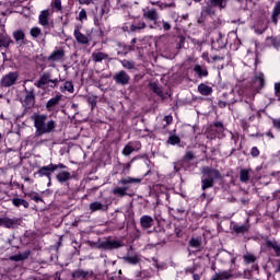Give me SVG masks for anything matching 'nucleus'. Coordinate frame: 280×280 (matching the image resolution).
<instances>
[{"label": "nucleus", "mask_w": 280, "mask_h": 280, "mask_svg": "<svg viewBox=\"0 0 280 280\" xmlns=\"http://www.w3.org/2000/svg\"><path fill=\"white\" fill-rule=\"evenodd\" d=\"M201 189L202 191H207V189H211L213 185H215L214 180H222V173L218 171V168H211L209 166H203L201 170Z\"/></svg>", "instance_id": "f257e3e1"}, {"label": "nucleus", "mask_w": 280, "mask_h": 280, "mask_svg": "<svg viewBox=\"0 0 280 280\" xmlns=\"http://www.w3.org/2000/svg\"><path fill=\"white\" fill-rule=\"evenodd\" d=\"M34 127L36 128L35 137H43V135H49L56 130L55 120L47 121V115H36L33 118Z\"/></svg>", "instance_id": "f03ea898"}, {"label": "nucleus", "mask_w": 280, "mask_h": 280, "mask_svg": "<svg viewBox=\"0 0 280 280\" xmlns=\"http://www.w3.org/2000/svg\"><path fill=\"white\" fill-rule=\"evenodd\" d=\"M141 183V178L135 177H126L119 180V185H124V187H116L113 189L114 196H118V198H124L126 196V191L130 189V185L136 184L139 185Z\"/></svg>", "instance_id": "7ed1b4c3"}, {"label": "nucleus", "mask_w": 280, "mask_h": 280, "mask_svg": "<svg viewBox=\"0 0 280 280\" xmlns=\"http://www.w3.org/2000/svg\"><path fill=\"white\" fill-rule=\"evenodd\" d=\"M207 139H222L224 137V124L221 121H214L213 124L209 125L205 132Z\"/></svg>", "instance_id": "20e7f679"}, {"label": "nucleus", "mask_w": 280, "mask_h": 280, "mask_svg": "<svg viewBox=\"0 0 280 280\" xmlns=\"http://www.w3.org/2000/svg\"><path fill=\"white\" fill-rule=\"evenodd\" d=\"M16 80H19V72H9L2 77L0 84L4 89H9V86H14V84H16Z\"/></svg>", "instance_id": "39448f33"}, {"label": "nucleus", "mask_w": 280, "mask_h": 280, "mask_svg": "<svg viewBox=\"0 0 280 280\" xmlns=\"http://www.w3.org/2000/svg\"><path fill=\"white\" fill-rule=\"evenodd\" d=\"M113 80L117 84H120L121 86H126L130 84V74L126 72V70H120L114 74Z\"/></svg>", "instance_id": "423d86ee"}, {"label": "nucleus", "mask_w": 280, "mask_h": 280, "mask_svg": "<svg viewBox=\"0 0 280 280\" xmlns=\"http://www.w3.org/2000/svg\"><path fill=\"white\" fill-rule=\"evenodd\" d=\"M38 23L44 30H51L54 22H49V10H43L38 16Z\"/></svg>", "instance_id": "0eeeda50"}, {"label": "nucleus", "mask_w": 280, "mask_h": 280, "mask_svg": "<svg viewBox=\"0 0 280 280\" xmlns=\"http://www.w3.org/2000/svg\"><path fill=\"white\" fill-rule=\"evenodd\" d=\"M25 93L26 95L22 101V105L24 106V108H34V105L36 104V96L34 95V90L25 89Z\"/></svg>", "instance_id": "6e6552de"}, {"label": "nucleus", "mask_w": 280, "mask_h": 280, "mask_svg": "<svg viewBox=\"0 0 280 280\" xmlns=\"http://www.w3.org/2000/svg\"><path fill=\"white\" fill-rule=\"evenodd\" d=\"M223 97L225 101H219V108H226V106H231V104H235L237 100H235V93L231 91L230 93H223Z\"/></svg>", "instance_id": "1a4fd4ad"}, {"label": "nucleus", "mask_w": 280, "mask_h": 280, "mask_svg": "<svg viewBox=\"0 0 280 280\" xmlns=\"http://www.w3.org/2000/svg\"><path fill=\"white\" fill-rule=\"evenodd\" d=\"M212 47L214 49H224V47H226L224 35H222L220 32H217L212 37Z\"/></svg>", "instance_id": "9d476101"}, {"label": "nucleus", "mask_w": 280, "mask_h": 280, "mask_svg": "<svg viewBox=\"0 0 280 280\" xmlns=\"http://www.w3.org/2000/svg\"><path fill=\"white\" fill-rule=\"evenodd\" d=\"M54 170L55 168L51 164L43 166L35 173V176L36 174H38L40 178H43V176L48 177V180H49L48 185H51V174H54L55 172Z\"/></svg>", "instance_id": "9b49d317"}, {"label": "nucleus", "mask_w": 280, "mask_h": 280, "mask_svg": "<svg viewBox=\"0 0 280 280\" xmlns=\"http://www.w3.org/2000/svg\"><path fill=\"white\" fill-rule=\"evenodd\" d=\"M143 19H147V21H153L154 25H158V27H161V25H159V12H156V9H151L148 11L143 12Z\"/></svg>", "instance_id": "f8f14e48"}, {"label": "nucleus", "mask_w": 280, "mask_h": 280, "mask_svg": "<svg viewBox=\"0 0 280 280\" xmlns=\"http://www.w3.org/2000/svg\"><path fill=\"white\" fill-rule=\"evenodd\" d=\"M121 246H122L121 242H118V241L107 240L101 243V248H104V250H113L115 248H121Z\"/></svg>", "instance_id": "ddd939ff"}, {"label": "nucleus", "mask_w": 280, "mask_h": 280, "mask_svg": "<svg viewBox=\"0 0 280 280\" xmlns=\"http://www.w3.org/2000/svg\"><path fill=\"white\" fill-rule=\"evenodd\" d=\"M49 83H51V73L44 72L39 80L35 83V86H37V89H43V86H46V84Z\"/></svg>", "instance_id": "4468645a"}, {"label": "nucleus", "mask_w": 280, "mask_h": 280, "mask_svg": "<svg viewBox=\"0 0 280 280\" xmlns=\"http://www.w3.org/2000/svg\"><path fill=\"white\" fill-rule=\"evenodd\" d=\"M92 60L94 62H104V60H108V62H110V60H113V58H110V56H108V54H106V52L94 51V52H92Z\"/></svg>", "instance_id": "2eb2a0df"}, {"label": "nucleus", "mask_w": 280, "mask_h": 280, "mask_svg": "<svg viewBox=\"0 0 280 280\" xmlns=\"http://www.w3.org/2000/svg\"><path fill=\"white\" fill-rule=\"evenodd\" d=\"M89 209L92 213H95V211H108V205H104L101 201H93L89 205Z\"/></svg>", "instance_id": "dca6fc26"}, {"label": "nucleus", "mask_w": 280, "mask_h": 280, "mask_svg": "<svg viewBox=\"0 0 280 280\" xmlns=\"http://www.w3.org/2000/svg\"><path fill=\"white\" fill-rule=\"evenodd\" d=\"M232 229L234 233H236V235H245V233H248V231H250V224H248V219L246 220L245 224H235Z\"/></svg>", "instance_id": "f3484780"}, {"label": "nucleus", "mask_w": 280, "mask_h": 280, "mask_svg": "<svg viewBox=\"0 0 280 280\" xmlns=\"http://www.w3.org/2000/svg\"><path fill=\"white\" fill-rule=\"evenodd\" d=\"M195 72H196V75L202 80V78H208L209 77V70H207V67L205 66H200V65H195L194 66V69H192Z\"/></svg>", "instance_id": "a211bd4d"}, {"label": "nucleus", "mask_w": 280, "mask_h": 280, "mask_svg": "<svg viewBox=\"0 0 280 280\" xmlns=\"http://www.w3.org/2000/svg\"><path fill=\"white\" fill-rule=\"evenodd\" d=\"M266 84V79L264 78V73L259 72L254 77V86L257 91H261Z\"/></svg>", "instance_id": "6ab92c4d"}, {"label": "nucleus", "mask_w": 280, "mask_h": 280, "mask_svg": "<svg viewBox=\"0 0 280 280\" xmlns=\"http://www.w3.org/2000/svg\"><path fill=\"white\" fill-rule=\"evenodd\" d=\"M140 224L144 230L152 229L154 224V219L150 215H142L140 218Z\"/></svg>", "instance_id": "aec40b11"}, {"label": "nucleus", "mask_w": 280, "mask_h": 280, "mask_svg": "<svg viewBox=\"0 0 280 280\" xmlns=\"http://www.w3.org/2000/svg\"><path fill=\"white\" fill-rule=\"evenodd\" d=\"M74 38L80 45H89V37L82 34V32H80V28L74 30Z\"/></svg>", "instance_id": "412c9836"}, {"label": "nucleus", "mask_w": 280, "mask_h": 280, "mask_svg": "<svg viewBox=\"0 0 280 280\" xmlns=\"http://www.w3.org/2000/svg\"><path fill=\"white\" fill-rule=\"evenodd\" d=\"M61 100H62V94H57L55 97L50 98L46 103L47 110H54V107L58 106V104H60Z\"/></svg>", "instance_id": "4be33fe9"}, {"label": "nucleus", "mask_w": 280, "mask_h": 280, "mask_svg": "<svg viewBox=\"0 0 280 280\" xmlns=\"http://www.w3.org/2000/svg\"><path fill=\"white\" fill-rule=\"evenodd\" d=\"M266 246L267 248H271L276 253L277 257H280V244L276 240H268L266 242Z\"/></svg>", "instance_id": "5701e85b"}, {"label": "nucleus", "mask_w": 280, "mask_h": 280, "mask_svg": "<svg viewBox=\"0 0 280 280\" xmlns=\"http://www.w3.org/2000/svg\"><path fill=\"white\" fill-rule=\"evenodd\" d=\"M198 93H200V95H203V96H209V95H211V93H213V88H211L205 83H200L198 85Z\"/></svg>", "instance_id": "b1692460"}, {"label": "nucleus", "mask_w": 280, "mask_h": 280, "mask_svg": "<svg viewBox=\"0 0 280 280\" xmlns=\"http://www.w3.org/2000/svg\"><path fill=\"white\" fill-rule=\"evenodd\" d=\"M65 58V50H55L48 57V60L51 62H58V60H62Z\"/></svg>", "instance_id": "393cba45"}, {"label": "nucleus", "mask_w": 280, "mask_h": 280, "mask_svg": "<svg viewBox=\"0 0 280 280\" xmlns=\"http://www.w3.org/2000/svg\"><path fill=\"white\" fill-rule=\"evenodd\" d=\"M233 277V273L231 271H222V272H217L211 280H229Z\"/></svg>", "instance_id": "a878e982"}, {"label": "nucleus", "mask_w": 280, "mask_h": 280, "mask_svg": "<svg viewBox=\"0 0 280 280\" xmlns=\"http://www.w3.org/2000/svg\"><path fill=\"white\" fill-rule=\"evenodd\" d=\"M56 178L58 183H67L68 180H71V173L67 171H62L59 174L56 175Z\"/></svg>", "instance_id": "bb28decb"}, {"label": "nucleus", "mask_w": 280, "mask_h": 280, "mask_svg": "<svg viewBox=\"0 0 280 280\" xmlns=\"http://www.w3.org/2000/svg\"><path fill=\"white\" fill-rule=\"evenodd\" d=\"M215 14V10L213 9V5L207 4L201 8V16H213Z\"/></svg>", "instance_id": "cd10ccee"}, {"label": "nucleus", "mask_w": 280, "mask_h": 280, "mask_svg": "<svg viewBox=\"0 0 280 280\" xmlns=\"http://www.w3.org/2000/svg\"><path fill=\"white\" fill-rule=\"evenodd\" d=\"M20 222H21L20 219H16V218L10 219L7 217V223L4 225V229H18L20 225Z\"/></svg>", "instance_id": "c85d7f7f"}, {"label": "nucleus", "mask_w": 280, "mask_h": 280, "mask_svg": "<svg viewBox=\"0 0 280 280\" xmlns=\"http://www.w3.org/2000/svg\"><path fill=\"white\" fill-rule=\"evenodd\" d=\"M12 43H14V40H12V38L8 35H0V49L1 47H4L5 49H8V47H10V45H12Z\"/></svg>", "instance_id": "c756f323"}, {"label": "nucleus", "mask_w": 280, "mask_h": 280, "mask_svg": "<svg viewBox=\"0 0 280 280\" xmlns=\"http://www.w3.org/2000/svg\"><path fill=\"white\" fill-rule=\"evenodd\" d=\"M13 207H24V209H30V202L25 199L13 198L12 199Z\"/></svg>", "instance_id": "7c9ffc66"}, {"label": "nucleus", "mask_w": 280, "mask_h": 280, "mask_svg": "<svg viewBox=\"0 0 280 280\" xmlns=\"http://www.w3.org/2000/svg\"><path fill=\"white\" fill-rule=\"evenodd\" d=\"M279 14H280V1L276 2L272 11V23L277 25L279 23Z\"/></svg>", "instance_id": "2f4dec72"}, {"label": "nucleus", "mask_w": 280, "mask_h": 280, "mask_svg": "<svg viewBox=\"0 0 280 280\" xmlns=\"http://www.w3.org/2000/svg\"><path fill=\"white\" fill-rule=\"evenodd\" d=\"M240 180L241 183H248L250 180V170L242 168L240 171Z\"/></svg>", "instance_id": "473e14b6"}, {"label": "nucleus", "mask_w": 280, "mask_h": 280, "mask_svg": "<svg viewBox=\"0 0 280 280\" xmlns=\"http://www.w3.org/2000/svg\"><path fill=\"white\" fill-rule=\"evenodd\" d=\"M13 38L16 43H24L25 40V32L23 30H16L13 32Z\"/></svg>", "instance_id": "72a5a7b5"}, {"label": "nucleus", "mask_w": 280, "mask_h": 280, "mask_svg": "<svg viewBox=\"0 0 280 280\" xmlns=\"http://www.w3.org/2000/svg\"><path fill=\"white\" fill-rule=\"evenodd\" d=\"M105 275H107L108 280H120L121 270H118V272L117 271L110 272V270L106 269Z\"/></svg>", "instance_id": "f704fd0d"}, {"label": "nucleus", "mask_w": 280, "mask_h": 280, "mask_svg": "<svg viewBox=\"0 0 280 280\" xmlns=\"http://www.w3.org/2000/svg\"><path fill=\"white\" fill-rule=\"evenodd\" d=\"M209 3L212 5V8H220L221 10L226 8V0H209Z\"/></svg>", "instance_id": "c9c22d12"}, {"label": "nucleus", "mask_w": 280, "mask_h": 280, "mask_svg": "<svg viewBox=\"0 0 280 280\" xmlns=\"http://www.w3.org/2000/svg\"><path fill=\"white\" fill-rule=\"evenodd\" d=\"M73 279H86V277H89V271H84V270H75L72 273Z\"/></svg>", "instance_id": "e433bc0d"}, {"label": "nucleus", "mask_w": 280, "mask_h": 280, "mask_svg": "<svg viewBox=\"0 0 280 280\" xmlns=\"http://www.w3.org/2000/svg\"><path fill=\"white\" fill-rule=\"evenodd\" d=\"M120 63L124 67V69H128L129 71L135 69V67L137 66L135 61L128 59L121 60Z\"/></svg>", "instance_id": "4c0bfd02"}, {"label": "nucleus", "mask_w": 280, "mask_h": 280, "mask_svg": "<svg viewBox=\"0 0 280 280\" xmlns=\"http://www.w3.org/2000/svg\"><path fill=\"white\" fill-rule=\"evenodd\" d=\"M147 24L143 21L137 22L130 26V32H137V30H145Z\"/></svg>", "instance_id": "58836bf2"}, {"label": "nucleus", "mask_w": 280, "mask_h": 280, "mask_svg": "<svg viewBox=\"0 0 280 280\" xmlns=\"http://www.w3.org/2000/svg\"><path fill=\"white\" fill-rule=\"evenodd\" d=\"M124 260L127 264H130L131 266H137V264H139V257L137 256H127V257H124Z\"/></svg>", "instance_id": "ea45409f"}, {"label": "nucleus", "mask_w": 280, "mask_h": 280, "mask_svg": "<svg viewBox=\"0 0 280 280\" xmlns=\"http://www.w3.org/2000/svg\"><path fill=\"white\" fill-rule=\"evenodd\" d=\"M135 49H137V47H135V46H132V45H125V46H122V51H118V56L119 55H124V56H127V54L128 52H130V51H135Z\"/></svg>", "instance_id": "a19ab883"}, {"label": "nucleus", "mask_w": 280, "mask_h": 280, "mask_svg": "<svg viewBox=\"0 0 280 280\" xmlns=\"http://www.w3.org/2000/svg\"><path fill=\"white\" fill-rule=\"evenodd\" d=\"M243 259H244L245 264H255V261H257V257H255V255H253V254L244 255Z\"/></svg>", "instance_id": "79ce46f5"}, {"label": "nucleus", "mask_w": 280, "mask_h": 280, "mask_svg": "<svg viewBox=\"0 0 280 280\" xmlns=\"http://www.w3.org/2000/svg\"><path fill=\"white\" fill-rule=\"evenodd\" d=\"M61 91H62V92L68 91V93H73V91H74L73 82H71V81H66L63 88H61Z\"/></svg>", "instance_id": "37998d69"}, {"label": "nucleus", "mask_w": 280, "mask_h": 280, "mask_svg": "<svg viewBox=\"0 0 280 280\" xmlns=\"http://www.w3.org/2000/svg\"><path fill=\"white\" fill-rule=\"evenodd\" d=\"M30 34L33 38H38V36H40V34H43V31L38 26H35V27L31 28Z\"/></svg>", "instance_id": "c03bdc74"}, {"label": "nucleus", "mask_w": 280, "mask_h": 280, "mask_svg": "<svg viewBox=\"0 0 280 280\" xmlns=\"http://www.w3.org/2000/svg\"><path fill=\"white\" fill-rule=\"evenodd\" d=\"M26 196L31 198V200H34V202H43V198L38 196V192H28Z\"/></svg>", "instance_id": "a18cd8bd"}, {"label": "nucleus", "mask_w": 280, "mask_h": 280, "mask_svg": "<svg viewBox=\"0 0 280 280\" xmlns=\"http://www.w3.org/2000/svg\"><path fill=\"white\" fill-rule=\"evenodd\" d=\"M135 152V147L127 144L124 149H122V154L124 156H130V154Z\"/></svg>", "instance_id": "49530a36"}, {"label": "nucleus", "mask_w": 280, "mask_h": 280, "mask_svg": "<svg viewBox=\"0 0 280 280\" xmlns=\"http://www.w3.org/2000/svg\"><path fill=\"white\" fill-rule=\"evenodd\" d=\"M189 246H190L191 248H200L201 242H200V240L192 237V238H190V241H189Z\"/></svg>", "instance_id": "de8ad7c7"}, {"label": "nucleus", "mask_w": 280, "mask_h": 280, "mask_svg": "<svg viewBox=\"0 0 280 280\" xmlns=\"http://www.w3.org/2000/svg\"><path fill=\"white\" fill-rule=\"evenodd\" d=\"M171 145H178L180 143V138L178 136H171L167 140Z\"/></svg>", "instance_id": "09e8293b"}, {"label": "nucleus", "mask_w": 280, "mask_h": 280, "mask_svg": "<svg viewBox=\"0 0 280 280\" xmlns=\"http://www.w3.org/2000/svg\"><path fill=\"white\" fill-rule=\"evenodd\" d=\"M51 7L57 10V12H60L62 10V1L61 0H52Z\"/></svg>", "instance_id": "8fccbe9b"}, {"label": "nucleus", "mask_w": 280, "mask_h": 280, "mask_svg": "<svg viewBox=\"0 0 280 280\" xmlns=\"http://www.w3.org/2000/svg\"><path fill=\"white\" fill-rule=\"evenodd\" d=\"M267 40H270L272 47H275L276 49H278V47H280V40L277 37H268Z\"/></svg>", "instance_id": "3c124183"}, {"label": "nucleus", "mask_w": 280, "mask_h": 280, "mask_svg": "<svg viewBox=\"0 0 280 280\" xmlns=\"http://www.w3.org/2000/svg\"><path fill=\"white\" fill-rule=\"evenodd\" d=\"M162 27L164 30V32H170V30H172V24H170V22L162 20Z\"/></svg>", "instance_id": "603ef678"}, {"label": "nucleus", "mask_w": 280, "mask_h": 280, "mask_svg": "<svg viewBox=\"0 0 280 280\" xmlns=\"http://www.w3.org/2000/svg\"><path fill=\"white\" fill-rule=\"evenodd\" d=\"M20 255V259L22 261H25V259H27V257H30V255H32V252L31 250H25L24 253H19Z\"/></svg>", "instance_id": "864d4df0"}, {"label": "nucleus", "mask_w": 280, "mask_h": 280, "mask_svg": "<svg viewBox=\"0 0 280 280\" xmlns=\"http://www.w3.org/2000/svg\"><path fill=\"white\" fill-rule=\"evenodd\" d=\"M183 159L186 162L194 161V152H191V151L186 152V154L184 155Z\"/></svg>", "instance_id": "5fc2aeb1"}, {"label": "nucleus", "mask_w": 280, "mask_h": 280, "mask_svg": "<svg viewBox=\"0 0 280 280\" xmlns=\"http://www.w3.org/2000/svg\"><path fill=\"white\" fill-rule=\"evenodd\" d=\"M50 165L54 167V172H56V170H67V166L62 163H59V164L50 163Z\"/></svg>", "instance_id": "6e6d98bb"}, {"label": "nucleus", "mask_w": 280, "mask_h": 280, "mask_svg": "<svg viewBox=\"0 0 280 280\" xmlns=\"http://www.w3.org/2000/svg\"><path fill=\"white\" fill-rule=\"evenodd\" d=\"M275 95L278 97V102H280V82L275 84Z\"/></svg>", "instance_id": "4d7b16f0"}, {"label": "nucleus", "mask_w": 280, "mask_h": 280, "mask_svg": "<svg viewBox=\"0 0 280 280\" xmlns=\"http://www.w3.org/2000/svg\"><path fill=\"white\" fill-rule=\"evenodd\" d=\"M152 89L156 93V95H163V90L159 85L153 84Z\"/></svg>", "instance_id": "13d9d810"}, {"label": "nucleus", "mask_w": 280, "mask_h": 280, "mask_svg": "<svg viewBox=\"0 0 280 280\" xmlns=\"http://www.w3.org/2000/svg\"><path fill=\"white\" fill-rule=\"evenodd\" d=\"M84 20H86V10L82 9L79 12V21H84Z\"/></svg>", "instance_id": "bf43d9fd"}, {"label": "nucleus", "mask_w": 280, "mask_h": 280, "mask_svg": "<svg viewBox=\"0 0 280 280\" xmlns=\"http://www.w3.org/2000/svg\"><path fill=\"white\" fill-rule=\"evenodd\" d=\"M272 125H273V128H276V130H280V118H273L272 119Z\"/></svg>", "instance_id": "052dcab7"}, {"label": "nucleus", "mask_w": 280, "mask_h": 280, "mask_svg": "<svg viewBox=\"0 0 280 280\" xmlns=\"http://www.w3.org/2000/svg\"><path fill=\"white\" fill-rule=\"evenodd\" d=\"M156 5L160 10H167V3L165 2L156 1Z\"/></svg>", "instance_id": "680f3d73"}, {"label": "nucleus", "mask_w": 280, "mask_h": 280, "mask_svg": "<svg viewBox=\"0 0 280 280\" xmlns=\"http://www.w3.org/2000/svg\"><path fill=\"white\" fill-rule=\"evenodd\" d=\"M252 156L257 158L259 156V149L257 147H254L250 151Z\"/></svg>", "instance_id": "e2e57ef3"}, {"label": "nucleus", "mask_w": 280, "mask_h": 280, "mask_svg": "<svg viewBox=\"0 0 280 280\" xmlns=\"http://www.w3.org/2000/svg\"><path fill=\"white\" fill-rule=\"evenodd\" d=\"M10 261H22L20 254L9 257Z\"/></svg>", "instance_id": "0e129e2a"}, {"label": "nucleus", "mask_w": 280, "mask_h": 280, "mask_svg": "<svg viewBox=\"0 0 280 280\" xmlns=\"http://www.w3.org/2000/svg\"><path fill=\"white\" fill-rule=\"evenodd\" d=\"M164 121L166 122V126H170V124H172V121H174V118L172 116H165Z\"/></svg>", "instance_id": "69168bd1"}, {"label": "nucleus", "mask_w": 280, "mask_h": 280, "mask_svg": "<svg viewBox=\"0 0 280 280\" xmlns=\"http://www.w3.org/2000/svg\"><path fill=\"white\" fill-rule=\"evenodd\" d=\"M7 221H8V217L0 218V226H4L5 228Z\"/></svg>", "instance_id": "338daca9"}, {"label": "nucleus", "mask_w": 280, "mask_h": 280, "mask_svg": "<svg viewBox=\"0 0 280 280\" xmlns=\"http://www.w3.org/2000/svg\"><path fill=\"white\" fill-rule=\"evenodd\" d=\"M205 18L202 16V13H200V18L197 20L198 25H202L205 23Z\"/></svg>", "instance_id": "774afa93"}]
</instances>
